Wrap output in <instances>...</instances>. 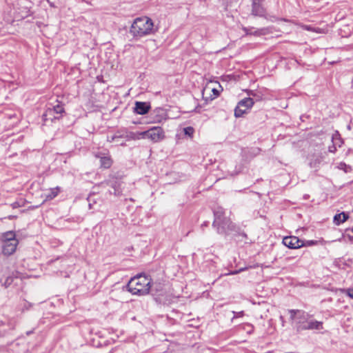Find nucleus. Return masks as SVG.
Wrapping results in <instances>:
<instances>
[{
  "mask_svg": "<svg viewBox=\"0 0 353 353\" xmlns=\"http://www.w3.org/2000/svg\"><path fill=\"white\" fill-rule=\"evenodd\" d=\"M152 286L150 275L139 274L132 278L125 288L132 294L144 296L149 294L150 290H152Z\"/></svg>",
  "mask_w": 353,
  "mask_h": 353,
  "instance_id": "obj_1",
  "label": "nucleus"
},
{
  "mask_svg": "<svg viewBox=\"0 0 353 353\" xmlns=\"http://www.w3.org/2000/svg\"><path fill=\"white\" fill-rule=\"evenodd\" d=\"M154 32V23L152 20L148 17L136 18L130 29V33L134 37H143L152 34Z\"/></svg>",
  "mask_w": 353,
  "mask_h": 353,
  "instance_id": "obj_2",
  "label": "nucleus"
},
{
  "mask_svg": "<svg viewBox=\"0 0 353 353\" xmlns=\"http://www.w3.org/2000/svg\"><path fill=\"white\" fill-rule=\"evenodd\" d=\"M225 232H217L225 237L231 236L236 242H244L248 243V237L247 234L242 230L241 227L233 223L230 220L224 223Z\"/></svg>",
  "mask_w": 353,
  "mask_h": 353,
  "instance_id": "obj_3",
  "label": "nucleus"
},
{
  "mask_svg": "<svg viewBox=\"0 0 353 353\" xmlns=\"http://www.w3.org/2000/svg\"><path fill=\"white\" fill-rule=\"evenodd\" d=\"M290 319L295 321L296 329L297 332L305 331V329H302L303 327H306V325L312 315L303 310H290L288 311Z\"/></svg>",
  "mask_w": 353,
  "mask_h": 353,
  "instance_id": "obj_4",
  "label": "nucleus"
},
{
  "mask_svg": "<svg viewBox=\"0 0 353 353\" xmlns=\"http://www.w3.org/2000/svg\"><path fill=\"white\" fill-rule=\"evenodd\" d=\"M214 221L212 226L216 229L217 232H225L223 225L225 222L229 221L230 219L225 217V210L221 206L215 207L213 209Z\"/></svg>",
  "mask_w": 353,
  "mask_h": 353,
  "instance_id": "obj_5",
  "label": "nucleus"
},
{
  "mask_svg": "<svg viewBox=\"0 0 353 353\" xmlns=\"http://www.w3.org/2000/svg\"><path fill=\"white\" fill-rule=\"evenodd\" d=\"M141 139H150L156 143L163 140L165 137L163 130L159 126L150 128L148 130L139 132Z\"/></svg>",
  "mask_w": 353,
  "mask_h": 353,
  "instance_id": "obj_6",
  "label": "nucleus"
},
{
  "mask_svg": "<svg viewBox=\"0 0 353 353\" xmlns=\"http://www.w3.org/2000/svg\"><path fill=\"white\" fill-rule=\"evenodd\" d=\"M254 103L253 99L250 97L243 99L239 101L234 108V116L236 118L241 117L247 113L248 110L250 109Z\"/></svg>",
  "mask_w": 353,
  "mask_h": 353,
  "instance_id": "obj_7",
  "label": "nucleus"
},
{
  "mask_svg": "<svg viewBox=\"0 0 353 353\" xmlns=\"http://www.w3.org/2000/svg\"><path fill=\"white\" fill-rule=\"evenodd\" d=\"M264 1L265 0H252V15L267 19L266 9L263 5Z\"/></svg>",
  "mask_w": 353,
  "mask_h": 353,
  "instance_id": "obj_8",
  "label": "nucleus"
},
{
  "mask_svg": "<svg viewBox=\"0 0 353 353\" xmlns=\"http://www.w3.org/2000/svg\"><path fill=\"white\" fill-rule=\"evenodd\" d=\"M301 240L294 236H285L283 239V243L290 249H297L303 247Z\"/></svg>",
  "mask_w": 353,
  "mask_h": 353,
  "instance_id": "obj_9",
  "label": "nucleus"
},
{
  "mask_svg": "<svg viewBox=\"0 0 353 353\" xmlns=\"http://www.w3.org/2000/svg\"><path fill=\"white\" fill-rule=\"evenodd\" d=\"M243 30L246 35H254L256 37L263 36L270 33L269 28L256 29L254 27H243Z\"/></svg>",
  "mask_w": 353,
  "mask_h": 353,
  "instance_id": "obj_10",
  "label": "nucleus"
},
{
  "mask_svg": "<svg viewBox=\"0 0 353 353\" xmlns=\"http://www.w3.org/2000/svg\"><path fill=\"white\" fill-rule=\"evenodd\" d=\"M150 108L151 105L149 102L136 101L133 110L136 114L144 115L150 111Z\"/></svg>",
  "mask_w": 353,
  "mask_h": 353,
  "instance_id": "obj_11",
  "label": "nucleus"
},
{
  "mask_svg": "<svg viewBox=\"0 0 353 353\" xmlns=\"http://www.w3.org/2000/svg\"><path fill=\"white\" fill-rule=\"evenodd\" d=\"M18 241H3L2 252L4 255L10 256L12 254L17 248Z\"/></svg>",
  "mask_w": 353,
  "mask_h": 353,
  "instance_id": "obj_12",
  "label": "nucleus"
},
{
  "mask_svg": "<svg viewBox=\"0 0 353 353\" xmlns=\"http://www.w3.org/2000/svg\"><path fill=\"white\" fill-rule=\"evenodd\" d=\"M96 157L99 159L100 165L101 168L108 169L111 167L112 164V160L110 155L105 153H103L101 152H97L96 154Z\"/></svg>",
  "mask_w": 353,
  "mask_h": 353,
  "instance_id": "obj_13",
  "label": "nucleus"
},
{
  "mask_svg": "<svg viewBox=\"0 0 353 353\" xmlns=\"http://www.w3.org/2000/svg\"><path fill=\"white\" fill-rule=\"evenodd\" d=\"M323 328V322L319 321L314 319H309L306 327H302V329H305V330H321Z\"/></svg>",
  "mask_w": 353,
  "mask_h": 353,
  "instance_id": "obj_14",
  "label": "nucleus"
},
{
  "mask_svg": "<svg viewBox=\"0 0 353 353\" xmlns=\"http://www.w3.org/2000/svg\"><path fill=\"white\" fill-rule=\"evenodd\" d=\"M43 121L46 123L48 121L53 122L54 120L60 119V116H57L53 111L48 106L46 110L42 115Z\"/></svg>",
  "mask_w": 353,
  "mask_h": 353,
  "instance_id": "obj_15",
  "label": "nucleus"
},
{
  "mask_svg": "<svg viewBox=\"0 0 353 353\" xmlns=\"http://www.w3.org/2000/svg\"><path fill=\"white\" fill-rule=\"evenodd\" d=\"M349 219V214L347 212H342L334 216L333 222L335 225H339Z\"/></svg>",
  "mask_w": 353,
  "mask_h": 353,
  "instance_id": "obj_16",
  "label": "nucleus"
},
{
  "mask_svg": "<svg viewBox=\"0 0 353 353\" xmlns=\"http://www.w3.org/2000/svg\"><path fill=\"white\" fill-rule=\"evenodd\" d=\"M48 107L53 111L54 114L57 116H60V119L62 117L63 114L65 113V109L63 104L58 103L57 105L49 104Z\"/></svg>",
  "mask_w": 353,
  "mask_h": 353,
  "instance_id": "obj_17",
  "label": "nucleus"
},
{
  "mask_svg": "<svg viewBox=\"0 0 353 353\" xmlns=\"http://www.w3.org/2000/svg\"><path fill=\"white\" fill-rule=\"evenodd\" d=\"M332 143L339 148L341 147L343 143V141L341 137V135L338 131H336L332 136Z\"/></svg>",
  "mask_w": 353,
  "mask_h": 353,
  "instance_id": "obj_18",
  "label": "nucleus"
},
{
  "mask_svg": "<svg viewBox=\"0 0 353 353\" xmlns=\"http://www.w3.org/2000/svg\"><path fill=\"white\" fill-rule=\"evenodd\" d=\"M3 241H14L16 239L15 233L13 231H8L2 235Z\"/></svg>",
  "mask_w": 353,
  "mask_h": 353,
  "instance_id": "obj_19",
  "label": "nucleus"
},
{
  "mask_svg": "<svg viewBox=\"0 0 353 353\" xmlns=\"http://www.w3.org/2000/svg\"><path fill=\"white\" fill-rule=\"evenodd\" d=\"M125 139L127 141H130V140L140 139H141V135L139 134V132L135 133L133 132H127L125 133Z\"/></svg>",
  "mask_w": 353,
  "mask_h": 353,
  "instance_id": "obj_20",
  "label": "nucleus"
},
{
  "mask_svg": "<svg viewBox=\"0 0 353 353\" xmlns=\"http://www.w3.org/2000/svg\"><path fill=\"white\" fill-rule=\"evenodd\" d=\"M343 237L347 239L348 242L353 244V226L345 230V234L343 235Z\"/></svg>",
  "mask_w": 353,
  "mask_h": 353,
  "instance_id": "obj_21",
  "label": "nucleus"
},
{
  "mask_svg": "<svg viewBox=\"0 0 353 353\" xmlns=\"http://www.w3.org/2000/svg\"><path fill=\"white\" fill-rule=\"evenodd\" d=\"M59 190H60L59 187H57L55 188L50 189V192L46 196V198L48 199H52L55 198L58 195V194L59 192Z\"/></svg>",
  "mask_w": 353,
  "mask_h": 353,
  "instance_id": "obj_22",
  "label": "nucleus"
},
{
  "mask_svg": "<svg viewBox=\"0 0 353 353\" xmlns=\"http://www.w3.org/2000/svg\"><path fill=\"white\" fill-rule=\"evenodd\" d=\"M95 196H96V194H90L88 196L87 201H88V203L89 209H94L93 205L96 203V200H95V198H94Z\"/></svg>",
  "mask_w": 353,
  "mask_h": 353,
  "instance_id": "obj_23",
  "label": "nucleus"
},
{
  "mask_svg": "<svg viewBox=\"0 0 353 353\" xmlns=\"http://www.w3.org/2000/svg\"><path fill=\"white\" fill-rule=\"evenodd\" d=\"M338 168L343 170L345 173H348L352 170V167L349 165L345 164L343 162H341L339 164Z\"/></svg>",
  "mask_w": 353,
  "mask_h": 353,
  "instance_id": "obj_24",
  "label": "nucleus"
},
{
  "mask_svg": "<svg viewBox=\"0 0 353 353\" xmlns=\"http://www.w3.org/2000/svg\"><path fill=\"white\" fill-rule=\"evenodd\" d=\"M183 133L185 135L192 137L193 136V134L194 132V129L192 126H188L183 129Z\"/></svg>",
  "mask_w": 353,
  "mask_h": 353,
  "instance_id": "obj_25",
  "label": "nucleus"
},
{
  "mask_svg": "<svg viewBox=\"0 0 353 353\" xmlns=\"http://www.w3.org/2000/svg\"><path fill=\"white\" fill-rule=\"evenodd\" d=\"M320 163L321 159L319 158H316L314 159H312L309 164L310 168L316 169L317 168H319Z\"/></svg>",
  "mask_w": 353,
  "mask_h": 353,
  "instance_id": "obj_26",
  "label": "nucleus"
},
{
  "mask_svg": "<svg viewBox=\"0 0 353 353\" xmlns=\"http://www.w3.org/2000/svg\"><path fill=\"white\" fill-rule=\"evenodd\" d=\"M342 293L353 299V288L341 289Z\"/></svg>",
  "mask_w": 353,
  "mask_h": 353,
  "instance_id": "obj_27",
  "label": "nucleus"
},
{
  "mask_svg": "<svg viewBox=\"0 0 353 353\" xmlns=\"http://www.w3.org/2000/svg\"><path fill=\"white\" fill-rule=\"evenodd\" d=\"M317 241H315V240H306V241H303L301 240V244H303V246H312V245H315L317 244Z\"/></svg>",
  "mask_w": 353,
  "mask_h": 353,
  "instance_id": "obj_28",
  "label": "nucleus"
},
{
  "mask_svg": "<svg viewBox=\"0 0 353 353\" xmlns=\"http://www.w3.org/2000/svg\"><path fill=\"white\" fill-rule=\"evenodd\" d=\"M13 281H14V278L12 276H8L6 279L4 283H3V285L6 288H8V287H10L11 285V284L12 283Z\"/></svg>",
  "mask_w": 353,
  "mask_h": 353,
  "instance_id": "obj_29",
  "label": "nucleus"
},
{
  "mask_svg": "<svg viewBox=\"0 0 353 353\" xmlns=\"http://www.w3.org/2000/svg\"><path fill=\"white\" fill-rule=\"evenodd\" d=\"M125 138V134H120L118 132L116 134L112 136L111 141H118L119 139Z\"/></svg>",
  "mask_w": 353,
  "mask_h": 353,
  "instance_id": "obj_30",
  "label": "nucleus"
},
{
  "mask_svg": "<svg viewBox=\"0 0 353 353\" xmlns=\"http://www.w3.org/2000/svg\"><path fill=\"white\" fill-rule=\"evenodd\" d=\"M233 314H234V316H233V318L232 319H236L239 317H242L244 316V312L243 311H241V312H233Z\"/></svg>",
  "mask_w": 353,
  "mask_h": 353,
  "instance_id": "obj_31",
  "label": "nucleus"
},
{
  "mask_svg": "<svg viewBox=\"0 0 353 353\" xmlns=\"http://www.w3.org/2000/svg\"><path fill=\"white\" fill-rule=\"evenodd\" d=\"M337 146H335L334 143L332 145L329 146L328 151L331 153H335L336 151Z\"/></svg>",
  "mask_w": 353,
  "mask_h": 353,
  "instance_id": "obj_32",
  "label": "nucleus"
},
{
  "mask_svg": "<svg viewBox=\"0 0 353 353\" xmlns=\"http://www.w3.org/2000/svg\"><path fill=\"white\" fill-rule=\"evenodd\" d=\"M11 206L13 209H16L21 207V204L19 201H15L11 204Z\"/></svg>",
  "mask_w": 353,
  "mask_h": 353,
  "instance_id": "obj_33",
  "label": "nucleus"
},
{
  "mask_svg": "<svg viewBox=\"0 0 353 353\" xmlns=\"http://www.w3.org/2000/svg\"><path fill=\"white\" fill-rule=\"evenodd\" d=\"M212 92H213L214 95H215L216 97H218L220 94V92L216 88H213L212 90Z\"/></svg>",
  "mask_w": 353,
  "mask_h": 353,
  "instance_id": "obj_34",
  "label": "nucleus"
},
{
  "mask_svg": "<svg viewBox=\"0 0 353 353\" xmlns=\"http://www.w3.org/2000/svg\"><path fill=\"white\" fill-rule=\"evenodd\" d=\"M245 268H241V269H239L238 270H235V271H233L230 274H239L241 272L243 271Z\"/></svg>",
  "mask_w": 353,
  "mask_h": 353,
  "instance_id": "obj_35",
  "label": "nucleus"
},
{
  "mask_svg": "<svg viewBox=\"0 0 353 353\" xmlns=\"http://www.w3.org/2000/svg\"><path fill=\"white\" fill-rule=\"evenodd\" d=\"M30 306H31V303H30L28 302L26 303L24 306H23V310H28Z\"/></svg>",
  "mask_w": 353,
  "mask_h": 353,
  "instance_id": "obj_36",
  "label": "nucleus"
},
{
  "mask_svg": "<svg viewBox=\"0 0 353 353\" xmlns=\"http://www.w3.org/2000/svg\"><path fill=\"white\" fill-rule=\"evenodd\" d=\"M208 225H209V221H204V222L201 224V228H203L204 227H207V226H208Z\"/></svg>",
  "mask_w": 353,
  "mask_h": 353,
  "instance_id": "obj_37",
  "label": "nucleus"
},
{
  "mask_svg": "<svg viewBox=\"0 0 353 353\" xmlns=\"http://www.w3.org/2000/svg\"><path fill=\"white\" fill-rule=\"evenodd\" d=\"M248 94H249V96H253V97H254V96H255L254 91H253V90H250V91H249V92H248Z\"/></svg>",
  "mask_w": 353,
  "mask_h": 353,
  "instance_id": "obj_38",
  "label": "nucleus"
},
{
  "mask_svg": "<svg viewBox=\"0 0 353 353\" xmlns=\"http://www.w3.org/2000/svg\"><path fill=\"white\" fill-rule=\"evenodd\" d=\"M8 218V219L11 220V219H12L13 218H14V216L10 215V216H9Z\"/></svg>",
  "mask_w": 353,
  "mask_h": 353,
  "instance_id": "obj_39",
  "label": "nucleus"
},
{
  "mask_svg": "<svg viewBox=\"0 0 353 353\" xmlns=\"http://www.w3.org/2000/svg\"><path fill=\"white\" fill-rule=\"evenodd\" d=\"M161 120V119L158 118V119H156V121L160 122Z\"/></svg>",
  "mask_w": 353,
  "mask_h": 353,
  "instance_id": "obj_40",
  "label": "nucleus"
},
{
  "mask_svg": "<svg viewBox=\"0 0 353 353\" xmlns=\"http://www.w3.org/2000/svg\"><path fill=\"white\" fill-rule=\"evenodd\" d=\"M30 333H32V332H27V334L29 335V334H30Z\"/></svg>",
  "mask_w": 353,
  "mask_h": 353,
  "instance_id": "obj_41",
  "label": "nucleus"
},
{
  "mask_svg": "<svg viewBox=\"0 0 353 353\" xmlns=\"http://www.w3.org/2000/svg\"><path fill=\"white\" fill-rule=\"evenodd\" d=\"M248 325L252 328V325L251 324H248Z\"/></svg>",
  "mask_w": 353,
  "mask_h": 353,
  "instance_id": "obj_42",
  "label": "nucleus"
},
{
  "mask_svg": "<svg viewBox=\"0 0 353 353\" xmlns=\"http://www.w3.org/2000/svg\"><path fill=\"white\" fill-rule=\"evenodd\" d=\"M352 84H353V77H352Z\"/></svg>",
  "mask_w": 353,
  "mask_h": 353,
  "instance_id": "obj_43",
  "label": "nucleus"
}]
</instances>
